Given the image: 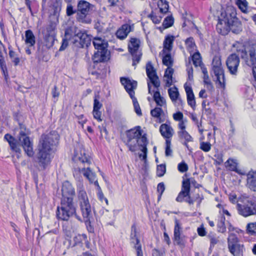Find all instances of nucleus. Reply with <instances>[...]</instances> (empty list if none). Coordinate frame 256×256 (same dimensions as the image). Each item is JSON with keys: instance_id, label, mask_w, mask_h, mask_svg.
Segmentation results:
<instances>
[{"instance_id": "obj_1", "label": "nucleus", "mask_w": 256, "mask_h": 256, "mask_svg": "<svg viewBox=\"0 0 256 256\" xmlns=\"http://www.w3.org/2000/svg\"><path fill=\"white\" fill-rule=\"evenodd\" d=\"M62 193L60 206L56 208L57 218L60 220L68 221L71 217L75 216L78 220L82 222L81 218L76 214V205L74 202L75 190L68 181L66 180L62 183Z\"/></svg>"}, {"instance_id": "obj_2", "label": "nucleus", "mask_w": 256, "mask_h": 256, "mask_svg": "<svg viewBox=\"0 0 256 256\" xmlns=\"http://www.w3.org/2000/svg\"><path fill=\"white\" fill-rule=\"evenodd\" d=\"M59 141V135L54 130L41 136L36 157L39 170H44L50 164L52 158L50 152Z\"/></svg>"}, {"instance_id": "obj_3", "label": "nucleus", "mask_w": 256, "mask_h": 256, "mask_svg": "<svg viewBox=\"0 0 256 256\" xmlns=\"http://www.w3.org/2000/svg\"><path fill=\"white\" fill-rule=\"evenodd\" d=\"M236 15L234 7H228L222 12L216 26L217 32L223 36L228 34L230 30L234 34H239L242 30V25Z\"/></svg>"}, {"instance_id": "obj_4", "label": "nucleus", "mask_w": 256, "mask_h": 256, "mask_svg": "<svg viewBox=\"0 0 256 256\" xmlns=\"http://www.w3.org/2000/svg\"><path fill=\"white\" fill-rule=\"evenodd\" d=\"M72 160L78 166V167L74 168L72 171L76 179L80 181L82 180L81 173H82L90 182L94 180L96 178V174L89 167L91 164V160L89 156L86 155L84 149L75 150Z\"/></svg>"}, {"instance_id": "obj_5", "label": "nucleus", "mask_w": 256, "mask_h": 256, "mask_svg": "<svg viewBox=\"0 0 256 256\" xmlns=\"http://www.w3.org/2000/svg\"><path fill=\"white\" fill-rule=\"evenodd\" d=\"M77 191L78 204L87 230L88 232L94 233V228L92 224L94 222V212L90 204L87 194L82 187L80 186Z\"/></svg>"}, {"instance_id": "obj_6", "label": "nucleus", "mask_w": 256, "mask_h": 256, "mask_svg": "<svg viewBox=\"0 0 256 256\" xmlns=\"http://www.w3.org/2000/svg\"><path fill=\"white\" fill-rule=\"evenodd\" d=\"M92 43L96 50L92 56L94 63L98 64L108 61L110 59L108 42L100 37L96 36L94 38Z\"/></svg>"}, {"instance_id": "obj_7", "label": "nucleus", "mask_w": 256, "mask_h": 256, "mask_svg": "<svg viewBox=\"0 0 256 256\" xmlns=\"http://www.w3.org/2000/svg\"><path fill=\"white\" fill-rule=\"evenodd\" d=\"M76 7L78 16H76V19L77 21L82 24H90L92 20L89 14L95 10V6L86 0H80L78 2Z\"/></svg>"}, {"instance_id": "obj_8", "label": "nucleus", "mask_w": 256, "mask_h": 256, "mask_svg": "<svg viewBox=\"0 0 256 256\" xmlns=\"http://www.w3.org/2000/svg\"><path fill=\"white\" fill-rule=\"evenodd\" d=\"M212 76H215L216 82H218L220 85L224 88L225 86V78L224 70L222 66L221 59L220 56H215L212 64Z\"/></svg>"}, {"instance_id": "obj_9", "label": "nucleus", "mask_w": 256, "mask_h": 256, "mask_svg": "<svg viewBox=\"0 0 256 256\" xmlns=\"http://www.w3.org/2000/svg\"><path fill=\"white\" fill-rule=\"evenodd\" d=\"M140 40L136 38H132L128 44V52L132 56V66H136L140 61L142 53L139 50L140 46Z\"/></svg>"}, {"instance_id": "obj_10", "label": "nucleus", "mask_w": 256, "mask_h": 256, "mask_svg": "<svg viewBox=\"0 0 256 256\" xmlns=\"http://www.w3.org/2000/svg\"><path fill=\"white\" fill-rule=\"evenodd\" d=\"M236 208L240 214L247 217L256 214V200H248L244 204H238Z\"/></svg>"}, {"instance_id": "obj_11", "label": "nucleus", "mask_w": 256, "mask_h": 256, "mask_svg": "<svg viewBox=\"0 0 256 256\" xmlns=\"http://www.w3.org/2000/svg\"><path fill=\"white\" fill-rule=\"evenodd\" d=\"M146 74L150 80V82H148V93L152 94V86L150 83L158 89L160 86V82L158 77L156 74V71L150 62H148L146 64Z\"/></svg>"}, {"instance_id": "obj_12", "label": "nucleus", "mask_w": 256, "mask_h": 256, "mask_svg": "<svg viewBox=\"0 0 256 256\" xmlns=\"http://www.w3.org/2000/svg\"><path fill=\"white\" fill-rule=\"evenodd\" d=\"M18 140L27 156L30 158L32 157L34 155L32 142L30 140V138L26 136L25 132L20 131Z\"/></svg>"}, {"instance_id": "obj_13", "label": "nucleus", "mask_w": 256, "mask_h": 256, "mask_svg": "<svg viewBox=\"0 0 256 256\" xmlns=\"http://www.w3.org/2000/svg\"><path fill=\"white\" fill-rule=\"evenodd\" d=\"M240 57L248 66L252 67V70L256 68V51L254 48H250L248 52L242 50Z\"/></svg>"}, {"instance_id": "obj_14", "label": "nucleus", "mask_w": 256, "mask_h": 256, "mask_svg": "<svg viewBox=\"0 0 256 256\" xmlns=\"http://www.w3.org/2000/svg\"><path fill=\"white\" fill-rule=\"evenodd\" d=\"M226 64L230 73L236 75L240 64L239 56L236 54H231L228 58Z\"/></svg>"}, {"instance_id": "obj_15", "label": "nucleus", "mask_w": 256, "mask_h": 256, "mask_svg": "<svg viewBox=\"0 0 256 256\" xmlns=\"http://www.w3.org/2000/svg\"><path fill=\"white\" fill-rule=\"evenodd\" d=\"M238 242V238L235 234L232 233L229 234L228 238V248L234 256H240L239 253L236 252V250L239 249L240 247Z\"/></svg>"}, {"instance_id": "obj_16", "label": "nucleus", "mask_w": 256, "mask_h": 256, "mask_svg": "<svg viewBox=\"0 0 256 256\" xmlns=\"http://www.w3.org/2000/svg\"><path fill=\"white\" fill-rule=\"evenodd\" d=\"M120 80L130 96H134L135 94L134 90L137 87V82L124 77L120 78Z\"/></svg>"}, {"instance_id": "obj_17", "label": "nucleus", "mask_w": 256, "mask_h": 256, "mask_svg": "<svg viewBox=\"0 0 256 256\" xmlns=\"http://www.w3.org/2000/svg\"><path fill=\"white\" fill-rule=\"evenodd\" d=\"M76 39L78 40V44H76L77 46L84 48V47L88 48L92 40L91 36L88 34L85 31L78 30Z\"/></svg>"}, {"instance_id": "obj_18", "label": "nucleus", "mask_w": 256, "mask_h": 256, "mask_svg": "<svg viewBox=\"0 0 256 256\" xmlns=\"http://www.w3.org/2000/svg\"><path fill=\"white\" fill-rule=\"evenodd\" d=\"M138 142V145L141 147L140 150L143 154H139V157L140 158L142 157V160L146 162L147 158L148 148L147 145L148 144V140L146 138V134H144L143 135H141L136 140Z\"/></svg>"}, {"instance_id": "obj_19", "label": "nucleus", "mask_w": 256, "mask_h": 256, "mask_svg": "<svg viewBox=\"0 0 256 256\" xmlns=\"http://www.w3.org/2000/svg\"><path fill=\"white\" fill-rule=\"evenodd\" d=\"M78 30L76 26L68 28L65 30L64 38L68 40H72L74 44H77L78 40L76 39V38Z\"/></svg>"}, {"instance_id": "obj_20", "label": "nucleus", "mask_w": 256, "mask_h": 256, "mask_svg": "<svg viewBox=\"0 0 256 256\" xmlns=\"http://www.w3.org/2000/svg\"><path fill=\"white\" fill-rule=\"evenodd\" d=\"M186 84H184V88L186 94L188 104L194 110L196 107L194 95L192 87L187 86Z\"/></svg>"}, {"instance_id": "obj_21", "label": "nucleus", "mask_w": 256, "mask_h": 256, "mask_svg": "<svg viewBox=\"0 0 256 256\" xmlns=\"http://www.w3.org/2000/svg\"><path fill=\"white\" fill-rule=\"evenodd\" d=\"M133 28V25L130 26L128 24H123L116 32L117 38L120 40L124 39L130 32L132 30Z\"/></svg>"}, {"instance_id": "obj_22", "label": "nucleus", "mask_w": 256, "mask_h": 256, "mask_svg": "<svg viewBox=\"0 0 256 256\" xmlns=\"http://www.w3.org/2000/svg\"><path fill=\"white\" fill-rule=\"evenodd\" d=\"M126 134L128 138L127 140L130 142V140H136L142 135L140 127L138 126L134 128L127 130Z\"/></svg>"}, {"instance_id": "obj_23", "label": "nucleus", "mask_w": 256, "mask_h": 256, "mask_svg": "<svg viewBox=\"0 0 256 256\" xmlns=\"http://www.w3.org/2000/svg\"><path fill=\"white\" fill-rule=\"evenodd\" d=\"M246 186L250 190L256 192V172H250L247 174Z\"/></svg>"}, {"instance_id": "obj_24", "label": "nucleus", "mask_w": 256, "mask_h": 256, "mask_svg": "<svg viewBox=\"0 0 256 256\" xmlns=\"http://www.w3.org/2000/svg\"><path fill=\"white\" fill-rule=\"evenodd\" d=\"M160 131L162 136L166 138V140H170L173 135V129L170 126L166 124H162L160 127Z\"/></svg>"}, {"instance_id": "obj_25", "label": "nucleus", "mask_w": 256, "mask_h": 256, "mask_svg": "<svg viewBox=\"0 0 256 256\" xmlns=\"http://www.w3.org/2000/svg\"><path fill=\"white\" fill-rule=\"evenodd\" d=\"M174 240L178 245H180L182 244V238L180 236L181 226L178 220L175 218L174 220Z\"/></svg>"}, {"instance_id": "obj_26", "label": "nucleus", "mask_w": 256, "mask_h": 256, "mask_svg": "<svg viewBox=\"0 0 256 256\" xmlns=\"http://www.w3.org/2000/svg\"><path fill=\"white\" fill-rule=\"evenodd\" d=\"M168 93L172 102H176L178 100V104H180L182 105V100L179 98L180 94L178 88L176 86H174L173 88H170L168 90Z\"/></svg>"}, {"instance_id": "obj_27", "label": "nucleus", "mask_w": 256, "mask_h": 256, "mask_svg": "<svg viewBox=\"0 0 256 256\" xmlns=\"http://www.w3.org/2000/svg\"><path fill=\"white\" fill-rule=\"evenodd\" d=\"M130 237L132 242L134 244V248L136 250V246H140V248L142 249V246L140 244V240L136 236V228L134 224H133L131 227V234Z\"/></svg>"}, {"instance_id": "obj_28", "label": "nucleus", "mask_w": 256, "mask_h": 256, "mask_svg": "<svg viewBox=\"0 0 256 256\" xmlns=\"http://www.w3.org/2000/svg\"><path fill=\"white\" fill-rule=\"evenodd\" d=\"M25 42L29 46H34L36 43L35 36L30 30H28L25 32Z\"/></svg>"}, {"instance_id": "obj_29", "label": "nucleus", "mask_w": 256, "mask_h": 256, "mask_svg": "<svg viewBox=\"0 0 256 256\" xmlns=\"http://www.w3.org/2000/svg\"><path fill=\"white\" fill-rule=\"evenodd\" d=\"M174 70L172 67L167 68L166 70L164 77L166 78V86H170L172 84V78Z\"/></svg>"}, {"instance_id": "obj_30", "label": "nucleus", "mask_w": 256, "mask_h": 256, "mask_svg": "<svg viewBox=\"0 0 256 256\" xmlns=\"http://www.w3.org/2000/svg\"><path fill=\"white\" fill-rule=\"evenodd\" d=\"M153 98L158 106H162L166 104V100L160 96V92L158 90L154 92Z\"/></svg>"}, {"instance_id": "obj_31", "label": "nucleus", "mask_w": 256, "mask_h": 256, "mask_svg": "<svg viewBox=\"0 0 256 256\" xmlns=\"http://www.w3.org/2000/svg\"><path fill=\"white\" fill-rule=\"evenodd\" d=\"M44 42L46 48H50L54 45L56 40L55 34H48L44 36Z\"/></svg>"}, {"instance_id": "obj_32", "label": "nucleus", "mask_w": 256, "mask_h": 256, "mask_svg": "<svg viewBox=\"0 0 256 256\" xmlns=\"http://www.w3.org/2000/svg\"><path fill=\"white\" fill-rule=\"evenodd\" d=\"M174 40V37L173 36H167L164 42V49L170 52L172 49V44Z\"/></svg>"}, {"instance_id": "obj_33", "label": "nucleus", "mask_w": 256, "mask_h": 256, "mask_svg": "<svg viewBox=\"0 0 256 256\" xmlns=\"http://www.w3.org/2000/svg\"><path fill=\"white\" fill-rule=\"evenodd\" d=\"M178 135L180 140H186V142H192L193 138L187 131H178Z\"/></svg>"}, {"instance_id": "obj_34", "label": "nucleus", "mask_w": 256, "mask_h": 256, "mask_svg": "<svg viewBox=\"0 0 256 256\" xmlns=\"http://www.w3.org/2000/svg\"><path fill=\"white\" fill-rule=\"evenodd\" d=\"M192 60L193 64L196 67L200 66L203 63L202 61V58L200 53L198 52H194L192 56Z\"/></svg>"}, {"instance_id": "obj_35", "label": "nucleus", "mask_w": 256, "mask_h": 256, "mask_svg": "<svg viewBox=\"0 0 256 256\" xmlns=\"http://www.w3.org/2000/svg\"><path fill=\"white\" fill-rule=\"evenodd\" d=\"M190 178L184 179L182 182L181 191H183L186 194H190Z\"/></svg>"}, {"instance_id": "obj_36", "label": "nucleus", "mask_w": 256, "mask_h": 256, "mask_svg": "<svg viewBox=\"0 0 256 256\" xmlns=\"http://www.w3.org/2000/svg\"><path fill=\"white\" fill-rule=\"evenodd\" d=\"M225 220V216H222L220 217L218 223V231L220 232L224 233L226 232V227L224 224Z\"/></svg>"}, {"instance_id": "obj_37", "label": "nucleus", "mask_w": 256, "mask_h": 256, "mask_svg": "<svg viewBox=\"0 0 256 256\" xmlns=\"http://www.w3.org/2000/svg\"><path fill=\"white\" fill-rule=\"evenodd\" d=\"M174 22V18L172 16H167L164 20L162 22L163 28H167L172 26Z\"/></svg>"}, {"instance_id": "obj_38", "label": "nucleus", "mask_w": 256, "mask_h": 256, "mask_svg": "<svg viewBox=\"0 0 256 256\" xmlns=\"http://www.w3.org/2000/svg\"><path fill=\"white\" fill-rule=\"evenodd\" d=\"M162 64H163L168 67H172L173 64V60L170 54L168 53L166 54L162 58Z\"/></svg>"}, {"instance_id": "obj_39", "label": "nucleus", "mask_w": 256, "mask_h": 256, "mask_svg": "<svg viewBox=\"0 0 256 256\" xmlns=\"http://www.w3.org/2000/svg\"><path fill=\"white\" fill-rule=\"evenodd\" d=\"M158 6L160 13L166 14L168 12L169 6L166 0H161L160 2L158 3Z\"/></svg>"}, {"instance_id": "obj_40", "label": "nucleus", "mask_w": 256, "mask_h": 256, "mask_svg": "<svg viewBox=\"0 0 256 256\" xmlns=\"http://www.w3.org/2000/svg\"><path fill=\"white\" fill-rule=\"evenodd\" d=\"M163 112V110H162V108L160 107H156L150 110L151 115L154 118H159L160 122H162V120H160V117L162 114Z\"/></svg>"}, {"instance_id": "obj_41", "label": "nucleus", "mask_w": 256, "mask_h": 256, "mask_svg": "<svg viewBox=\"0 0 256 256\" xmlns=\"http://www.w3.org/2000/svg\"><path fill=\"white\" fill-rule=\"evenodd\" d=\"M130 98L132 100V103L136 113L138 116H141L142 115V112L136 98L134 96L132 97H130Z\"/></svg>"}, {"instance_id": "obj_42", "label": "nucleus", "mask_w": 256, "mask_h": 256, "mask_svg": "<svg viewBox=\"0 0 256 256\" xmlns=\"http://www.w3.org/2000/svg\"><path fill=\"white\" fill-rule=\"evenodd\" d=\"M236 4L242 12L244 13L247 12L248 3L246 0H238Z\"/></svg>"}, {"instance_id": "obj_43", "label": "nucleus", "mask_w": 256, "mask_h": 256, "mask_svg": "<svg viewBox=\"0 0 256 256\" xmlns=\"http://www.w3.org/2000/svg\"><path fill=\"white\" fill-rule=\"evenodd\" d=\"M9 56L11 59L12 62H14L15 66H16L19 64L20 62V58H18V54L14 51L12 50H10Z\"/></svg>"}, {"instance_id": "obj_44", "label": "nucleus", "mask_w": 256, "mask_h": 256, "mask_svg": "<svg viewBox=\"0 0 256 256\" xmlns=\"http://www.w3.org/2000/svg\"><path fill=\"white\" fill-rule=\"evenodd\" d=\"M11 149L17 153H20L21 152V150L20 148V146L17 140L15 138L14 141H12L10 142L9 144Z\"/></svg>"}, {"instance_id": "obj_45", "label": "nucleus", "mask_w": 256, "mask_h": 256, "mask_svg": "<svg viewBox=\"0 0 256 256\" xmlns=\"http://www.w3.org/2000/svg\"><path fill=\"white\" fill-rule=\"evenodd\" d=\"M126 144L128 146L129 150L132 152L136 150L137 146H138L137 140H130V142L127 140Z\"/></svg>"}, {"instance_id": "obj_46", "label": "nucleus", "mask_w": 256, "mask_h": 256, "mask_svg": "<svg viewBox=\"0 0 256 256\" xmlns=\"http://www.w3.org/2000/svg\"><path fill=\"white\" fill-rule=\"evenodd\" d=\"M166 172V166L165 164L158 165L156 169V174L158 176H162Z\"/></svg>"}, {"instance_id": "obj_47", "label": "nucleus", "mask_w": 256, "mask_h": 256, "mask_svg": "<svg viewBox=\"0 0 256 256\" xmlns=\"http://www.w3.org/2000/svg\"><path fill=\"white\" fill-rule=\"evenodd\" d=\"M171 142L170 140H166V148L165 154L166 156H171L172 155V150L170 148Z\"/></svg>"}, {"instance_id": "obj_48", "label": "nucleus", "mask_w": 256, "mask_h": 256, "mask_svg": "<svg viewBox=\"0 0 256 256\" xmlns=\"http://www.w3.org/2000/svg\"><path fill=\"white\" fill-rule=\"evenodd\" d=\"M66 12L68 16H71L72 14H76V16H77V8H74L73 6L71 4H69L67 6Z\"/></svg>"}, {"instance_id": "obj_49", "label": "nucleus", "mask_w": 256, "mask_h": 256, "mask_svg": "<svg viewBox=\"0 0 256 256\" xmlns=\"http://www.w3.org/2000/svg\"><path fill=\"white\" fill-rule=\"evenodd\" d=\"M211 144L209 142H201L200 148L204 152H208L211 149Z\"/></svg>"}, {"instance_id": "obj_50", "label": "nucleus", "mask_w": 256, "mask_h": 256, "mask_svg": "<svg viewBox=\"0 0 256 256\" xmlns=\"http://www.w3.org/2000/svg\"><path fill=\"white\" fill-rule=\"evenodd\" d=\"M185 42L188 47V48L189 50L194 49V48L196 46L194 38L192 37H190L186 38L185 41Z\"/></svg>"}, {"instance_id": "obj_51", "label": "nucleus", "mask_w": 256, "mask_h": 256, "mask_svg": "<svg viewBox=\"0 0 256 256\" xmlns=\"http://www.w3.org/2000/svg\"><path fill=\"white\" fill-rule=\"evenodd\" d=\"M148 17L150 18L152 22L155 24H160L162 18L161 16H158L154 15L153 12L148 15Z\"/></svg>"}, {"instance_id": "obj_52", "label": "nucleus", "mask_w": 256, "mask_h": 256, "mask_svg": "<svg viewBox=\"0 0 256 256\" xmlns=\"http://www.w3.org/2000/svg\"><path fill=\"white\" fill-rule=\"evenodd\" d=\"M186 71L188 73V80L190 81L193 80V68L190 64L186 65Z\"/></svg>"}, {"instance_id": "obj_53", "label": "nucleus", "mask_w": 256, "mask_h": 256, "mask_svg": "<svg viewBox=\"0 0 256 256\" xmlns=\"http://www.w3.org/2000/svg\"><path fill=\"white\" fill-rule=\"evenodd\" d=\"M247 231L252 234H256V222L248 224L246 226Z\"/></svg>"}, {"instance_id": "obj_54", "label": "nucleus", "mask_w": 256, "mask_h": 256, "mask_svg": "<svg viewBox=\"0 0 256 256\" xmlns=\"http://www.w3.org/2000/svg\"><path fill=\"white\" fill-rule=\"evenodd\" d=\"M178 169L180 172H184L188 170V166L185 162H182L178 164Z\"/></svg>"}, {"instance_id": "obj_55", "label": "nucleus", "mask_w": 256, "mask_h": 256, "mask_svg": "<svg viewBox=\"0 0 256 256\" xmlns=\"http://www.w3.org/2000/svg\"><path fill=\"white\" fill-rule=\"evenodd\" d=\"M165 190L164 184L163 182H161L158 184L157 191L159 193L158 199L159 200Z\"/></svg>"}, {"instance_id": "obj_56", "label": "nucleus", "mask_w": 256, "mask_h": 256, "mask_svg": "<svg viewBox=\"0 0 256 256\" xmlns=\"http://www.w3.org/2000/svg\"><path fill=\"white\" fill-rule=\"evenodd\" d=\"M2 48H0V68L4 71V69H6V66L4 57L2 52Z\"/></svg>"}, {"instance_id": "obj_57", "label": "nucleus", "mask_w": 256, "mask_h": 256, "mask_svg": "<svg viewBox=\"0 0 256 256\" xmlns=\"http://www.w3.org/2000/svg\"><path fill=\"white\" fill-rule=\"evenodd\" d=\"M98 96H95L94 102L93 110H100L102 106V104L99 102L98 98Z\"/></svg>"}, {"instance_id": "obj_58", "label": "nucleus", "mask_w": 256, "mask_h": 256, "mask_svg": "<svg viewBox=\"0 0 256 256\" xmlns=\"http://www.w3.org/2000/svg\"><path fill=\"white\" fill-rule=\"evenodd\" d=\"M189 194H186L183 191H180L179 192L177 198H176V200L178 202H183L184 198L187 197V196H189Z\"/></svg>"}, {"instance_id": "obj_59", "label": "nucleus", "mask_w": 256, "mask_h": 256, "mask_svg": "<svg viewBox=\"0 0 256 256\" xmlns=\"http://www.w3.org/2000/svg\"><path fill=\"white\" fill-rule=\"evenodd\" d=\"M183 116V114L180 112H178L173 114L174 119L176 121H182Z\"/></svg>"}, {"instance_id": "obj_60", "label": "nucleus", "mask_w": 256, "mask_h": 256, "mask_svg": "<svg viewBox=\"0 0 256 256\" xmlns=\"http://www.w3.org/2000/svg\"><path fill=\"white\" fill-rule=\"evenodd\" d=\"M92 113L94 118L96 119L100 122L102 120L100 118L102 113L99 110H93Z\"/></svg>"}, {"instance_id": "obj_61", "label": "nucleus", "mask_w": 256, "mask_h": 256, "mask_svg": "<svg viewBox=\"0 0 256 256\" xmlns=\"http://www.w3.org/2000/svg\"><path fill=\"white\" fill-rule=\"evenodd\" d=\"M69 40L65 38H63L61 46L60 48L59 51L64 50L68 46Z\"/></svg>"}, {"instance_id": "obj_62", "label": "nucleus", "mask_w": 256, "mask_h": 256, "mask_svg": "<svg viewBox=\"0 0 256 256\" xmlns=\"http://www.w3.org/2000/svg\"><path fill=\"white\" fill-rule=\"evenodd\" d=\"M230 133L228 134L229 138H232L235 133V128L234 124L232 122V121L230 120Z\"/></svg>"}, {"instance_id": "obj_63", "label": "nucleus", "mask_w": 256, "mask_h": 256, "mask_svg": "<svg viewBox=\"0 0 256 256\" xmlns=\"http://www.w3.org/2000/svg\"><path fill=\"white\" fill-rule=\"evenodd\" d=\"M52 94L54 98H57L58 97L60 92L58 91L57 86H54L53 89L52 90Z\"/></svg>"}, {"instance_id": "obj_64", "label": "nucleus", "mask_w": 256, "mask_h": 256, "mask_svg": "<svg viewBox=\"0 0 256 256\" xmlns=\"http://www.w3.org/2000/svg\"><path fill=\"white\" fill-rule=\"evenodd\" d=\"M197 232L198 235L202 236H204L206 234L205 228L202 226L198 228Z\"/></svg>"}]
</instances>
